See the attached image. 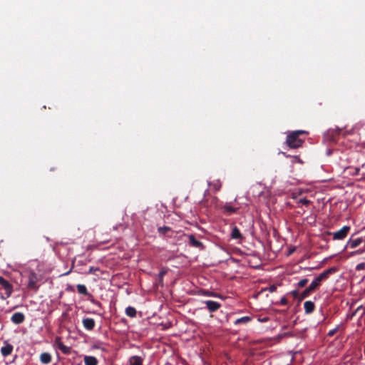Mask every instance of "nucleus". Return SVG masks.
<instances>
[{"mask_svg": "<svg viewBox=\"0 0 365 365\" xmlns=\"http://www.w3.org/2000/svg\"><path fill=\"white\" fill-rule=\"evenodd\" d=\"M76 288H77V290L79 294L85 295V296L90 295L89 292L87 290L86 287L84 284H77Z\"/></svg>", "mask_w": 365, "mask_h": 365, "instance_id": "nucleus-19", "label": "nucleus"}, {"mask_svg": "<svg viewBox=\"0 0 365 365\" xmlns=\"http://www.w3.org/2000/svg\"><path fill=\"white\" fill-rule=\"evenodd\" d=\"M82 323L83 327L88 331L93 330L96 325V322L92 318H84L82 321Z\"/></svg>", "mask_w": 365, "mask_h": 365, "instance_id": "nucleus-8", "label": "nucleus"}, {"mask_svg": "<svg viewBox=\"0 0 365 365\" xmlns=\"http://www.w3.org/2000/svg\"><path fill=\"white\" fill-rule=\"evenodd\" d=\"M231 238L233 240H237L239 242H242L244 237L241 234L240 230L237 227H234L231 232Z\"/></svg>", "mask_w": 365, "mask_h": 365, "instance_id": "nucleus-11", "label": "nucleus"}, {"mask_svg": "<svg viewBox=\"0 0 365 365\" xmlns=\"http://www.w3.org/2000/svg\"><path fill=\"white\" fill-rule=\"evenodd\" d=\"M165 273H166V271H163H163H160V273H159V277H160V278H163V276L165 274Z\"/></svg>", "mask_w": 365, "mask_h": 365, "instance_id": "nucleus-35", "label": "nucleus"}, {"mask_svg": "<svg viewBox=\"0 0 365 365\" xmlns=\"http://www.w3.org/2000/svg\"><path fill=\"white\" fill-rule=\"evenodd\" d=\"M308 282V279L304 278V279H302L301 280L299 281L298 282V286L299 287H304Z\"/></svg>", "mask_w": 365, "mask_h": 365, "instance_id": "nucleus-27", "label": "nucleus"}, {"mask_svg": "<svg viewBox=\"0 0 365 365\" xmlns=\"http://www.w3.org/2000/svg\"><path fill=\"white\" fill-rule=\"evenodd\" d=\"M337 270L338 269L335 267H332L326 269L325 271L322 272L317 277H316L315 279L312 281L309 285L311 287H313V289H315L320 285L322 282L327 279L331 274L336 273Z\"/></svg>", "mask_w": 365, "mask_h": 365, "instance_id": "nucleus-2", "label": "nucleus"}, {"mask_svg": "<svg viewBox=\"0 0 365 365\" xmlns=\"http://www.w3.org/2000/svg\"><path fill=\"white\" fill-rule=\"evenodd\" d=\"M350 230L351 227L349 226L345 225L342 227L339 230L332 233L333 239L335 240H344L347 236Z\"/></svg>", "mask_w": 365, "mask_h": 365, "instance_id": "nucleus-5", "label": "nucleus"}, {"mask_svg": "<svg viewBox=\"0 0 365 365\" xmlns=\"http://www.w3.org/2000/svg\"><path fill=\"white\" fill-rule=\"evenodd\" d=\"M293 158H294V160H295L296 162H298L299 163H301V164H302V163H303V161L299 158V156H297V155H296V156H294Z\"/></svg>", "mask_w": 365, "mask_h": 365, "instance_id": "nucleus-34", "label": "nucleus"}, {"mask_svg": "<svg viewBox=\"0 0 365 365\" xmlns=\"http://www.w3.org/2000/svg\"><path fill=\"white\" fill-rule=\"evenodd\" d=\"M222 210L227 212L228 214H231V213H234V212H236L237 210H238L237 207H234L230 205H225L223 207H222Z\"/></svg>", "mask_w": 365, "mask_h": 365, "instance_id": "nucleus-21", "label": "nucleus"}, {"mask_svg": "<svg viewBox=\"0 0 365 365\" xmlns=\"http://www.w3.org/2000/svg\"><path fill=\"white\" fill-rule=\"evenodd\" d=\"M288 303V301L287 299V298L285 297H283L281 299H280V302L279 304L281 305H287Z\"/></svg>", "mask_w": 365, "mask_h": 365, "instance_id": "nucleus-31", "label": "nucleus"}, {"mask_svg": "<svg viewBox=\"0 0 365 365\" xmlns=\"http://www.w3.org/2000/svg\"><path fill=\"white\" fill-rule=\"evenodd\" d=\"M209 185L210 187H212L216 191H218L221 187V183L219 180H216L212 182H210Z\"/></svg>", "mask_w": 365, "mask_h": 365, "instance_id": "nucleus-24", "label": "nucleus"}, {"mask_svg": "<svg viewBox=\"0 0 365 365\" xmlns=\"http://www.w3.org/2000/svg\"><path fill=\"white\" fill-rule=\"evenodd\" d=\"M285 157L288 158L289 157L290 155H287L285 153H282Z\"/></svg>", "mask_w": 365, "mask_h": 365, "instance_id": "nucleus-36", "label": "nucleus"}, {"mask_svg": "<svg viewBox=\"0 0 365 365\" xmlns=\"http://www.w3.org/2000/svg\"><path fill=\"white\" fill-rule=\"evenodd\" d=\"M205 303L210 312H215L221 307V304L215 301L207 300Z\"/></svg>", "mask_w": 365, "mask_h": 365, "instance_id": "nucleus-7", "label": "nucleus"}, {"mask_svg": "<svg viewBox=\"0 0 365 365\" xmlns=\"http://www.w3.org/2000/svg\"><path fill=\"white\" fill-rule=\"evenodd\" d=\"M55 344L63 354H68L71 353V348L64 345L63 343L61 341V338L60 336L56 337Z\"/></svg>", "mask_w": 365, "mask_h": 365, "instance_id": "nucleus-6", "label": "nucleus"}, {"mask_svg": "<svg viewBox=\"0 0 365 365\" xmlns=\"http://www.w3.org/2000/svg\"><path fill=\"white\" fill-rule=\"evenodd\" d=\"M311 201L307 198H301L297 201V203H301L304 205H309Z\"/></svg>", "mask_w": 365, "mask_h": 365, "instance_id": "nucleus-26", "label": "nucleus"}, {"mask_svg": "<svg viewBox=\"0 0 365 365\" xmlns=\"http://www.w3.org/2000/svg\"><path fill=\"white\" fill-rule=\"evenodd\" d=\"M40 281V276L34 272H30L28 277V285L29 289L36 292L38 289L39 286L38 282Z\"/></svg>", "mask_w": 365, "mask_h": 365, "instance_id": "nucleus-4", "label": "nucleus"}, {"mask_svg": "<svg viewBox=\"0 0 365 365\" xmlns=\"http://www.w3.org/2000/svg\"><path fill=\"white\" fill-rule=\"evenodd\" d=\"M267 289H268L270 292H274L277 289V286L274 284H272L269 287H268Z\"/></svg>", "mask_w": 365, "mask_h": 365, "instance_id": "nucleus-33", "label": "nucleus"}, {"mask_svg": "<svg viewBox=\"0 0 365 365\" xmlns=\"http://www.w3.org/2000/svg\"><path fill=\"white\" fill-rule=\"evenodd\" d=\"M250 320H251V318L250 317H242L240 319H237L235 321V324H246V323L249 322Z\"/></svg>", "mask_w": 365, "mask_h": 365, "instance_id": "nucleus-23", "label": "nucleus"}, {"mask_svg": "<svg viewBox=\"0 0 365 365\" xmlns=\"http://www.w3.org/2000/svg\"><path fill=\"white\" fill-rule=\"evenodd\" d=\"M85 365H98V359L95 356H86L84 357Z\"/></svg>", "mask_w": 365, "mask_h": 365, "instance_id": "nucleus-16", "label": "nucleus"}, {"mask_svg": "<svg viewBox=\"0 0 365 365\" xmlns=\"http://www.w3.org/2000/svg\"><path fill=\"white\" fill-rule=\"evenodd\" d=\"M13 346L10 344L6 343L5 346L1 349V353L3 356H7L10 355L13 351Z\"/></svg>", "mask_w": 365, "mask_h": 365, "instance_id": "nucleus-12", "label": "nucleus"}, {"mask_svg": "<svg viewBox=\"0 0 365 365\" xmlns=\"http://www.w3.org/2000/svg\"><path fill=\"white\" fill-rule=\"evenodd\" d=\"M99 270H100V269L98 267H91L88 271V274H94V273H96V272H98Z\"/></svg>", "mask_w": 365, "mask_h": 365, "instance_id": "nucleus-29", "label": "nucleus"}, {"mask_svg": "<svg viewBox=\"0 0 365 365\" xmlns=\"http://www.w3.org/2000/svg\"><path fill=\"white\" fill-rule=\"evenodd\" d=\"M314 289H313V287H311L310 285L306 288L300 294L299 296V301L305 299L306 297H309L310 293L313 292Z\"/></svg>", "mask_w": 365, "mask_h": 365, "instance_id": "nucleus-18", "label": "nucleus"}, {"mask_svg": "<svg viewBox=\"0 0 365 365\" xmlns=\"http://www.w3.org/2000/svg\"><path fill=\"white\" fill-rule=\"evenodd\" d=\"M188 238H189V243L192 247H196V248H200V249L204 248L202 243L200 241L197 240L195 238L194 235H190L188 236Z\"/></svg>", "mask_w": 365, "mask_h": 365, "instance_id": "nucleus-10", "label": "nucleus"}, {"mask_svg": "<svg viewBox=\"0 0 365 365\" xmlns=\"http://www.w3.org/2000/svg\"><path fill=\"white\" fill-rule=\"evenodd\" d=\"M362 238L359 237L355 240L350 239L346 245L347 246H349L351 248H356L358 247L361 243L362 242Z\"/></svg>", "mask_w": 365, "mask_h": 365, "instance_id": "nucleus-17", "label": "nucleus"}, {"mask_svg": "<svg viewBox=\"0 0 365 365\" xmlns=\"http://www.w3.org/2000/svg\"><path fill=\"white\" fill-rule=\"evenodd\" d=\"M361 309H362V307H358V309H356V312H357V311H359Z\"/></svg>", "mask_w": 365, "mask_h": 365, "instance_id": "nucleus-37", "label": "nucleus"}, {"mask_svg": "<svg viewBox=\"0 0 365 365\" xmlns=\"http://www.w3.org/2000/svg\"><path fill=\"white\" fill-rule=\"evenodd\" d=\"M40 361L44 364H48L51 361V355L48 352H43L40 356Z\"/></svg>", "mask_w": 365, "mask_h": 365, "instance_id": "nucleus-15", "label": "nucleus"}, {"mask_svg": "<svg viewBox=\"0 0 365 365\" xmlns=\"http://www.w3.org/2000/svg\"><path fill=\"white\" fill-rule=\"evenodd\" d=\"M304 307L305 312L307 314H310L314 312L315 306L314 302L312 301H306L304 304Z\"/></svg>", "mask_w": 365, "mask_h": 365, "instance_id": "nucleus-14", "label": "nucleus"}, {"mask_svg": "<svg viewBox=\"0 0 365 365\" xmlns=\"http://www.w3.org/2000/svg\"><path fill=\"white\" fill-rule=\"evenodd\" d=\"M143 358L140 356H133L129 359V365H143Z\"/></svg>", "mask_w": 365, "mask_h": 365, "instance_id": "nucleus-13", "label": "nucleus"}, {"mask_svg": "<svg viewBox=\"0 0 365 365\" xmlns=\"http://www.w3.org/2000/svg\"><path fill=\"white\" fill-rule=\"evenodd\" d=\"M338 329H339V327H336V328H334V329H333L330 330V331L328 332L327 335H328L329 336H333L336 333V331H338Z\"/></svg>", "mask_w": 365, "mask_h": 365, "instance_id": "nucleus-30", "label": "nucleus"}, {"mask_svg": "<svg viewBox=\"0 0 365 365\" xmlns=\"http://www.w3.org/2000/svg\"><path fill=\"white\" fill-rule=\"evenodd\" d=\"M202 293L203 295L207 296V297H220V298L222 297L219 294L213 292H210L208 290H202Z\"/></svg>", "mask_w": 365, "mask_h": 365, "instance_id": "nucleus-22", "label": "nucleus"}, {"mask_svg": "<svg viewBox=\"0 0 365 365\" xmlns=\"http://www.w3.org/2000/svg\"><path fill=\"white\" fill-rule=\"evenodd\" d=\"M170 230V227H167V226L160 227L158 228L159 233H160L162 235H165Z\"/></svg>", "mask_w": 365, "mask_h": 365, "instance_id": "nucleus-25", "label": "nucleus"}, {"mask_svg": "<svg viewBox=\"0 0 365 365\" xmlns=\"http://www.w3.org/2000/svg\"><path fill=\"white\" fill-rule=\"evenodd\" d=\"M302 134H307V132L302 130L289 132L287 135L285 143L292 149H296L302 147L304 143V139L299 138V135Z\"/></svg>", "mask_w": 365, "mask_h": 365, "instance_id": "nucleus-1", "label": "nucleus"}, {"mask_svg": "<svg viewBox=\"0 0 365 365\" xmlns=\"http://www.w3.org/2000/svg\"><path fill=\"white\" fill-rule=\"evenodd\" d=\"M1 289L4 291V296L1 297L4 299L9 298L13 292V287L11 284H10L4 277H0V290Z\"/></svg>", "mask_w": 365, "mask_h": 365, "instance_id": "nucleus-3", "label": "nucleus"}, {"mask_svg": "<svg viewBox=\"0 0 365 365\" xmlns=\"http://www.w3.org/2000/svg\"><path fill=\"white\" fill-rule=\"evenodd\" d=\"M11 320L13 323L19 324L24 322L25 316L21 312H16L11 316Z\"/></svg>", "mask_w": 365, "mask_h": 365, "instance_id": "nucleus-9", "label": "nucleus"}, {"mask_svg": "<svg viewBox=\"0 0 365 365\" xmlns=\"http://www.w3.org/2000/svg\"><path fill=\"white\" fill-rule=\"evenodd\" d=\"M290 294L294 297V298H299V292L298 290H293L290 292Z\"/></svg>", "mask_w": 365, "mask_h": 365, "instance_id": "nucleus-32", "label": "nucleus"}, {"mask_svg": "<svg viewBox=\"0 0 365 365\" xmlns=\"http://www.w3.org/2000/svg\"><path fill=\"white\" fill-rule=\"evenodd\" d=\"M356 269L358 271L365 269V262L358 264L356 267Z\"/></svg>", "mask_w": 365, "mask_h": 365, "instance_id": "nucleus-28", "label": "nucleus"}, {"mask_svg": "<svg viewBox=\"0 0 365 365\" xmlns=\"http://www.w3.org/2000/svg\"><path fill=\"white\" fill-rule=\"evenodd\" d=\"M136 309L133 307H128L125 309V314L127 316L130 317H136Z\"/></svg>", "mask_w": 365, "mask_h": 365, "instance_id": "nucleus-20", "label": "nucleus"}]
</instances>
